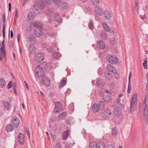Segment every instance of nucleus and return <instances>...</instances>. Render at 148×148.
<instances>
[{
  "label": "nucleus",
  "instance_id": "nucleus-29",
  "mask_svg": "<svg viewBox=\"0 0 148 148\" xmlns=\"http://www.w3.org/2000/svg\"><path fill=\"white\" fill-rule=\"evenodd\" d=\"M68 131H66L64 132L62 135V137L63 140L66 139L68 136Z\"/></svg>",
  "mask_w": 148,
  "mask_h": 148
},
{
  "label": "nucleus",
  "instance_id": "nucleus-52",
  "mask_svg": "<svg viewBox=\"0 0 148 148\" xmlns=\"http://www.w3.org/2000/svg\"><path fill=\"white\" fill-rule=\"evenodd\" d=\"M15 17L16 18H17L18 16V10L17 9H16L15 10Z\"/></svg>",
  "mask_w": 148,
  "mask_h": 148
},
{
  "label": "nucleus",
  "instance_id": "nucleus-49",
  "mask_svg": "<svg viewBox=\"0 0 148 148\" xmlns=\"http://www.w3.org/2000/svg\"><path fill=\"white\" fill-rule=\"evenodd\" d=\"M132 76V73H129L128 77V82H130Z\"/></svg>",
  "mask_w": 148,
  "mask_h": 148
},
{
  "label": "nucleus",
  "instance_id": "nucleus-59",
  "mask_svg": "<svg viewBox=\"0 0 148 148\" xmlns=\"http://www.w3.org/2000/svg\"><path fill=\"white\" fill-rule=\"evenodd\" d=\"M123 96V94L122 93H121L120 94H119V97H122Z\"/></svg>",
  "mask_w": 148,
  "mask_h": 148
},
{
  "label": "nucleus",
  "instance_id": "nucleus-51",
  "mask_svg": "<svg viewBox=\"0 0 148 148\" xmlns=\"http://www.w3.org/2000/svg\"><path fill=\"white\" fill-rule=\"evenodd\" d=\"M29 1V0H25L23 2V3H22V6H25V4L26 3H27Z\"/></svg>",
  "mask_w": 148,
  "mask_h": 148
},
{
  "label": "nucleus",
  "instance_id": "nucleus-50",
  "mask_svg": "<svg viewBox=\"0 0 148 148\" xmlns=\"http://www.w3.org/2000/svg\"><path fill=\"white\" fill-rule=\"evenodd\" d=\"M55 148H61V145L60 143H57L55 146Z\"/></svg>",
  "mask_w": 148,
  "mask_h": 148
},
{
  "label": "nucleus",
  "instance_id": "nucleus-17",
  "mask_svg": "<svg viewBox=\"0 0 148 148\" xmlns=\"http://www.w3.org/2000/svg\"><path fill=\"white\" fill-rule=\"evenodd\" d=\"M104 18L106 20H109L111 18V14L109 11L108 10L104 11L103 14Z\"/></svg>",
  "mask_w": 148,
  "mask_h": 148
},
{
  "label": "nucleus",
  "instance_id": "nucleus-58",
  "mask_svg": "<svg viewBox=\"0 0 148 148\" xmlns=\"http://www.w3.org/2000/svg\"><path fill=\"white\" fill-rule=\"evenodd\" d=\"M25 86H26V88L28 90L29 89V88H28V84L26 83V82L25 81Z\"/></svg>",
  "mask_w": 148,
  "mask_h": 148
},
{
  "label": "nucleus",
  "instance_id": "nucleus-10",
  "mask_svg": "<svg viewBox=\"0 0 148 148\" xmlns=\"http://www.w3.org/2000/svg\"><path fill=\"white\" fill-rule=\"evenodd\" d=\"M44 58V56L42 53H39L35 55V59L38 62L43 61Z\"/></svg>",
  "mask_w": 148,
  "mask_h": 148
},
{
  "label": "nucleus",
  "instance_id": "nucleus-22",
  "mask_svg": "<svg viewBox=\"0 0 148 148\" xmlns=\"http://www.w3.org/2000/svg\"><path fill=\"white\" fill-rule=\"evenodd\" d=\"M34 33L37 36L39 37L41 36L42 34V29L40 28H38L36 29Z\"/></svg>",
  "mask_w": 148,
  "mask_h": 148
},
{
  "label": "nucleus",
  "instance_id": "nucleus-38",
  "mask_svg": "<svg viewBox=\"0 0 148 148\" xmlns=\"http://www.w3.org/2000/svg\"><path fill=\"white\" fill-rule=\"evenodd\" d=\"M131 90V85L130 82H128L127 92L128 93H129L130 92Z\"/></svg>",
  "mask_w": 148,
  "mask_h": 148
},
{
  "label": "nucleus",
  "instance_id": "nucleus-34",
  "mask_svg": "<svg viewBox=\"0 0 148 148\" xmlns=\"http://www.w3.org/2000/svg\"><path fill=\"white\" fill-rule=\"evenodd\" d=\"M35 49V47L34 45L30 46L29 48V51L31 53H32L33 52H34Z\"/></svg>",
  "mask_w": 148,
  "mask_h": 148
},
{
  "label": "nucleus",
  "instance_id": "nucleus-46",
  "mask_svg": "<svg viewBox=\"0 0 148 148\" xmlns=\"http://www.w3.org/2000/svg\"><path fill=\"white\" fill-rule=\"evenodd\" d=\"M89 26L90 28L92 30L94 28L93 25L92 23V22H90L89 24Z\"/></svg>",
  "mask_w": 148,
  "mask_h": 148
},
{
  "label": "nucleus",
  "instance_id": "nucleus-25",
  "mask_svg": "<svg viewBox=\"0 0 148 148\" xmlns=\"http://www.w3.org/2000/svg\"><path fill=\"white\" fill-rule=\"evenodd\" d=\"M148 104V97L145 95L143 101V107H147Z\"/></svg>",
  "mask_w": 148,
  "mask_h": 148
},
{
  "label": "nucleus",
  "instance_id": "nucleus-57",
  "mask_svg": "<svg viewBox=\"0 0 148 148\" xmlns=\"http://www.w3.org/2000/svg\"><path fill=\"white\" fill-rule=\"evenodd\" d=\"M11 35L10 36L11 38H12L13 36V32L12 30H11L10 31Z\"/></svg>",
  "mask_w": 148,
  "mask_h": 148
},
{
  "label": "nucleus",
  "instance_id": "nucleus-39",
  "mask_svg": "<svg viewBox=\"0 0 148 148\" xmlns=\"http://www.w3.org/2000/svg\"><path fill=\"white\" fill-rule=\"evenodd\" d=\"M34 17V14L32 13H29L28 15V18L29 20L32 19Z\"/></svg>",
  "mask_w": 148,
  "mask_h": 148
},
{
  "label": "nucleus",
  "instance_id": "nucleus-64",
  "mask_svg": "<svg viewBox=\"0 0 148 148\" xmlns=\"http://www.w3.org/2000/svg\"><path fill=\"white\" fill-rule=\"evenodd\" d=\"M146 88H147V89H148V80L147 81V84H146Z\"/></svg>",
  "mask_w": 148,
  "mask_h": 148
},
{
  "label": "nucleus",
  "instance_id": "nucleus-45",
  "mask_svg": "<svg viewBox=\"0 0 148 148\" xmlns=\"http://www.w3.org/2000/svg\"><path fill=\"white\" fill-rule=\"evenodd\" d=\"M34 25L36 27H41V24L39 22H36L34 24Z\"/></svg>",
  "mask_w": 148,
  "mask_h": 148
},
{
  "label": "nucleus",
  "instance_id": "nucleus-13",
  "mask_svg": "<svg viewBox=\"0 0 148 148\" xmlns=\"http://www.w3.org/2000/svg\"><path fill=\"white\" fill-rule=\"evenodd\" d=\"M107 69L108 71L111 72L113 74H115L117 73L115 68L111 65L109 64L107 65Z\"/></svg>",
  "mask_w": 148,
  "mask_h": 148
},
{
  "label": "nucleus",
  "instance_id": "nucleus-48",
  "mask_svg": "<svg viewBox=\"0 0 148 148\" xmlns=\"http://www.w3.org/2000/svg\"><path fill=\"white\" fill-rule=\"evenodd\" d=\"M110 43H111L112 44H114L116 42V40L115 39H110Z\"/></svg>",
  "mask_w": 148,
  "mask_h": 148
},
{
  "label": "nucleus",
  "instance_id": "nucleus-26",
  "mask_svg": "<svg viewBox=\"0 0 148 148\" xmlns=\"http://www.w3.org/2000/svg\"><path fill=\"white\" fill-rule=\"evenodd\" d=\"M3 105L5 108L8 110H9L11 108V104L9 102L5 101Z\"/></svg>",
  "mask_w": 148,
  "mask_h": 148
},
{
  "label": "nucleus",
  "instance_id": "nucleus-37",
  "mask_svg": "<svg viewBox=\"0 0 148 148\" xmlns=\"http://www.w3.org/2000/svg\"><path fill=\"white\" fill-rule=\"evenodd\" d=\"M53 3L56 5H58L61 2V0H52Z\"/></svg>",
  "mask_w": 148,
  "mask_h": 148
},
{
  "label": "nucleus",
  "instance_id": "nucleus-3",
  "mask_svg": "<svg viewBox=\"0 0 148 148\" xmlns=\"http://www.w3.org/2000/svg\"><path fill=\"white\" fill-rule=\"evenodd\" d=\"M44 5L43 2L40 1H37L35 2L34 8V9L37 10L36 13V14L41 12V9L43 7Z\"/></svg>",
  "mask_w": 148,
  "mask_h": 148
},
{
  "label": "nucleus",
  "instance_id": "nucleus-7",
  "mask_svg": "<svg viewBox=\"0 0 148 148\" xmlns=\"http://www.w3.org/2000/svg\"><path fill=\"white\" fill-rule=\"evenodd\" d=\"M112 112L109 109H105L102 112L101 115L102 117L104 119H108L111 116Z\"/></svg>",
  "mask_w": 148,
  "mask_h": 148
},
{
  "label": "nucleus",
  "instance_id": "nucleus-42",
  "mask_svg": "<svg viewBox=\"0 0 148 148\" xmlns=\"http://www.w3.org/2000/svg\"><path fill=\"white\" fill-rule=\"evenodd\" d=\"M29 39L31 41H34L35 40L34 37L32 35H30L29 36Z\"/></svg>",
  "mask_w": 148,
  "mask_h": 148
},
{
  "label": "nucleus",
  "instance_id": "nucleus-12",
  "mask_svg": "<svg viewBox=\"0 0 148 148\" xmlns=\"http://www.w3.org/2000/svg\"><path fill=\"white\" fill-rule=\"evenodd\" d=\"M58 6L61 9L64 10L66 9L68 7V5L66 2L64 1H61Z\"/></svg>",
  "mask_w": 148,
  "mask_h": 148
},
{
  "label": "nucleus",
  "instance_id": "nucleus-24",
  "mask_svg": "<svg viewBox=\"0 0 148 148\" xmlns=\"http://www.w3.org/2000/svg\"><path fill=\"white\" fill-rule=\"evenodd\" d=\"M143 113L145 119H148V110L147 107H143Z\"/></svg>",
  "mask_w": 148,
  "mask_h": 148
},
{
  "label": "nucleus",
  "instance_id": "nucleus-60",
  "mask_svg": "<svg viewBox=\"0 0 148 148\" xmlns=\"http://www.w3.org/2000/svg\"><path fill=\"white\" fill-rule=\"evenodd\" d=\"M32 28L30 26H28L27 27V29L29 30H31Z\"/></svg>",
  "mask_w": 148,
  "mask_h": 148
},
{
  "label": "nucleus",
  "instance_id": "nucleus-36",
  "mask_svg": "<svg viewBox=\"0 0 148 148\" xmlns=\"http://www.w3.org/2000/svg\"><path fill=\"white\" fill-rule=\"evenodd\" d=\"M105 76L107 79H110L112 75L111 73L106 72L105 73Z\"/></svg>",
  "mask_w": 148,
  "mask_h": 148
},
{
  "label": "nucleus",
  "instance_id": "nucleus-35",
  "mask_svg": "<svg viewBox=\"0 0 148 148\" xmlns=\"http://www.w3.org/2000/svg\"><path fill=\"white\" fill-rule=\"evenodd\" d=\"M66 81L65 79L62 80L59 85V87H62L66 84Z\"/></svg>",
  "mask_w": 148,
  "mask_h": 148
},
{
  "label": "nucleus",
  "instance_id": "nucleus-1",
  "mask_svg": "<svg viewBox=\"0 0 148 148\" xmlns=\"http://www.w3.org/2000/svg\"><path fill=\"white\" fill-rule=\"evenodd\" d=\"M138 94L136 92L134 93L132 95V97L131 99L130 103V108L128 111L129 114L132 113L136 108L137 104Z\"/></svg>",
  "mask_w": 148,
  "mask_h": 148
},
{
  "label": "nucleus",
  "instance_id": "nucleus-47",
  "mask_svg": "<svg viewBox=\"0 0 148 148\" xmlns=\"http://www.w3.org/2000/svg\"><path fill=\"white\" fill-rule=\"evenodd\" d=\"M97 148H105V147L104 145L99 144L97 146Z\"/></svg>",
  "mask_w": 148,
  "mask_h": 148
},
{
  "label": "nucleus",
  "instance_id": "nucleus-54",
  "mask_svg": "<svg viewBox=\"0 0 148 148\" xmlns=\"http://www.w3.org/2000/svg\"><path fill=\"white\" fill-rule=\"evenodd\" d=\"M4 45H5L4 42V41H3L2 42V46L1 48H5Z\"/></svg>",
  "mask_w": 148,
  "mask_h": 148
},
{
  "label": "nucleus",
  "instance_id": "nucleus-11",
  "mask_svg": "<svg viewBox=\"0 0 148 148\" xmlns=\"http://www.w3.org/2000/svg\"><path fill=\"white\" fill-rule=\"evenodd\" d=\"M43 83L46 86H49L51 84L50 79L46 76H44L42 78Z\"/></svg>",
  "mask_w": 148,
  "mask_h": 148
},
{
  "label": "nucleus",
  "instance_id": "nucleus-15",
  "mask_svg": "<svg viewBox=\"0 0 148 148\" xmlns=\"http://www.w3.org/2000/svg\"><path fill=\"white\" fill-rule=\"evenodd\" d=\"M102 26L104 29L106 31L109 32L110 31V28L108 24L105 22H103L101 23Z\"/></svg>",
  "mask_w": 148,
  "mask_h": 148
},
{
  "label": "nucleus",
  "instance_id": "nucleus-6",
  "mask_svg": "<svg viewBox=\"0 0 148 148\" xmlns=\"http://www.w3.org/2000/svg\"><path fill=\"white\" fill-rule=\"evenodd\" d=\"M115 110L114 114L116 116H118L123 108V106L120 102H118L114 105Z\"/></svg>",
  "mask_w": 148,
  "mask_h": 148
},
{
  "label": "nucleus",
  "instance_id": "nucleus-43",
  "mask_svg": "<svg viewBox=\"0 0 148 148\" xmlns=\"http://www.w3.org/2000/svg\"><path fill=\"white\" fill-rule=\"evenodd\" d=\"M135 8L136 10H138L139 9V5L138 1L137 0L135 1Z\"/></svg>",
  "mask_w": 148,
  "mask_h": 148
},
{
  "label": "nucleus",
  "instance_id": "nucleus-40",
  "mask_svg": "<svg viewBox=\"0 0 148 148\" xmlns=\"http://www.w3.org/2000/svg\"><path fill=\"white\" fill-rule=\"evenodd\" d=\"M110 33L111 35H114L116 34V30L114 29H112L111 30H110Z\"/></svg>",
  "mask_w": 148,
  "mask_h": 148
},
{
  "label": "nucleus",
  "instance_id": "nucleus-14",
  "mask_svg": "<svg viewBox=\"0 0 148 148\" xmlns=\"http://www.w3.org/2000/svg\"><path fill=\"white\" fill-rule=\"evenodd\" d=\"M18 139L20 144H23L24 143V136L23 133H20L18 135Z\"/></svg>",
  "mask_w": 148,
  "mask_h": 148
},
{
  "label": "nucleus",
  "instance_id": "nucleus-63",
  "mask_svg": "<svg viewBox=\"0 0 148 148\" xmlns=\"http://www.w3.org/2000/svg\"><path fill=\"white\" fill-rule=\"evenodd\" d=\"M5 29H4L3 30V36L4 37V36H5Z\"/></svg>",
  "mask_w": 148,
  "mask_h": 148
},
{
  "label": "nucleus",
  "instance_id": "nucleus-9",
  "mask_svg": "<svg viewBox=\"0 0 148 148\" xmlns=\"http://www.w3.org/2000/svg\"><path fill=\"white\" fill-rule=\"evenodd\" d=\"M94 10L95 13L98 16H101L103 14L104 12L101 8L99 6L96 7Z\"/></svg>",
  "mask_w": 148,
  "mask_h": 148
},
{
  "label": "nucleus",
  "instance_id": "nucleus-44",
  "mask_svg": "<svg viewBox=\"0 0 148 148\" xmlns=\"http://www.w3.org/2000/svg\"><path fill=\"white\" fill-rule=\"evenodd\" d=\"M12 82H9L7 88V89H9L11 88L12 86Z\"/></svg>",
  "mask_w": 148,
  "mask_h": 148
},
{
  "label": "nucleus",
  "instance_id": "nucleus-53",
  "mask_svg": "<svg viewBox=\"0 0 148 148\" xmlns=\"http://www.w3.org/2000/svg\"><path fill=\"white\" fill-rule=\"evenodd\" d=\"M107 148H115V147L112 145H108Z\"/></svg>",
  "mask_w": 148,
  "mask_h": 148
},
{
  "label": "nucleus",
  "instance_id": "nucleus-33",
  "mask_svg": "<svg viewBox=\"0 0 148 148\" xmlns=\"http://www.w3.org/2000/svg\"><path fill=\"white\" fill-rule=\"evenodd\" d=\"M53 55V57L56 59H58L60 56V54L56 52H54Z\"/></svg>",
  "mask_w": 148,
  "mask_h": 148
},
{
  "label": "nucleus",
  "instance_id": "nucleus-28",
  "mask_svg": "<svg viewBox=\"0 0 148 148\" xmlns=\"http://www.w3.org/2000/svg\"><path fill=\"white\" fill-rule=\"evenodd\" d=\"M89 148H97L96 143L94 142H91L89 145Z\"/></svg>",
  "mask_w": 148,
  "mask_h": 148
},
{
  "label": "nucleus",
  "instance_id": "nucleus-55",
  "mask_svg": "<svg viewBox=\"0 0 148 148\" xmlns=\"http://www.w3.org/2000/svg\"><path fill=\"white\" fill-rule=\"evenodd\" d=\"M65 148H71L70 146L68 145H65Z\"/></svg>",
  "mask_w": 148,
  "mask_h": 148
},
{
  "label": "nucleus",
  "instance_id": "nucleus-32",
  "mask_svg": "<svg viewBox=\"0 0 148 148\" xmlns=\"http://www.w3.org/2000/svg\"><path fill=\"white\" fill-rule=\"evenodd\" d=\"M92 3L95 5H97L99 3V0H91Z\"/></svg>",
  "mask_w": 148,
  "mask_h": 148
},
{
  "label": "nucleus",
  "instance_id": "nucleus-30",
  "mask_svg": "<svg viewBox=\"0 0 148 148\" xmlns=\"http://www.w3.org/2000/svg\"><path fill=\"white\" fill-rule=\"evenodd\" d=\"M117 131L116 128L114 127L113 128L112 132V135L113 137H115L116 135Z\"/></svg>",
  "mask_w": 148,
  "mask_h": 148
},
{
  "label": "nucleus",
  "instance_id": "nucleus-19",
  "mask_svg": "<svg viewBox=\"0 0 148 148\" xmlns=\"http://www.w3.org/2000/svg\"><path fill=\"white\" fill-rule=\"evenodd\" d=\"M110 93L108 92H106L104 93L103 96V99L104 101L108 102L110 100Z\"/></svg>",
  "mask_w": 148,
  "mask_h": 148
},
{
  "label": "nucleus",
  "instance_id": "nucleus-56",
  "mask_svg": "<svg viewBox=\"0 0 148 148\" xmlns=\"http://www.w3.org/2000/svg\"><path fill=\"white\" fill-rule=\"evenodd\" d=\"M26 132L27 133V135L29 137L30 136V134L29 133V131L28 130H26Z\"/></svg>",
  "mask_w": 148,
  "mask_h": 148
},
{
  "label": "nucleus",
  "instance_id": "nucleus-41",
  "mask_svg": "<svg viewBox=\"0 0 148 148\" xmlns=\"http://www.w3.org/2000/svg\"><path fill=\"white\" fill-rule=\"evenodd\" d=\"M45 3L48 5H50L51 3V0H44Z\"/></svg>",
  "mask_w": 148,
  "mask_h": 148
},
{
  "label": "nucleus",
  "instance_id": "nucleus-4",
  "mask_svg": "<svg viewBox=\"0 0 148 148\" xmlns=\"http://www.w3.org/2000/svg\"><path fill=\"white\" fill-rule=\"evenodd\" d=\"M104 106L103 103L101 101H99L98 104L94 103L92 107V109L93 112L96 113L98 112L100 108H103Z\"/></svg>",
  "mask_w": 148,
  "mask_h": 148
},
{
  "label": "nucleus",
  "instance_id": "nucleus-27",
  "mask_svg": "<svg viewBox=\"0 0 148 148\" xmlns=\"http://www.w3.org/2000/svg\"><path fill=\"white\" fill-rule=\"evenodd\" d=\"M5 48H1L0 49V56L1 57H4L5 56Z\"/></svg>",
  "mask_w": 148,
  "mask_h": 148
},
{
  "label": "nucleus",
  "instance_id": "nucleus-8",
  "mask_svg": "<svg viewBox=\"0 0 148 148\" xmlns=\"http://www.w3.org/2000/svg\"><path fill=\"white\" fill-rule=\"evenodd\" d=\"M12 123L15 128H17L19 127L20 120L17 116H14L12 118Z\"/></svg>",
  "mask_w": 148,
  "mask_h": 148
},
{
  "label": "nucleus",
  "instance_id": "nucleus-5",
  "mask_svg": "<svg viewBox=\"0 0 148 148\" xmlns=\"http://www.w3.org/2000/svg\"><path fill=\"white\" fill-rule=\"evenodd\" d=\"M106 58L107 61L110 64H116L118 62V59L115 56L108 55Z\"/></svg>",
  "mask_w": 148,
  "mask_h": 148
},
{
  "label": "nucleus",
  "instance_id": "nucleus-18",
  "mask_svg": "<svg viewBox=\"0 0 148 148\" xmlns=\"http://www.w3.org/2000/svg\"><path fill=\"white\" fill-rule=\"evenodd\" d=\"M55 111L56 112H59L62 110V105L59 102L55 103Z\"/></svg>",
  "mask_w": 148,
  "mask_h": 148
},
{
  "label": "nucleus",
  "instance_id": "nucleus-31",
  "mask_svg": "<svg viewBox=\"0 0 148 148\" xmlns=\"http://www.w3.org/2000/svg\"><path fill=\"white\" fill-rule=\"evenodd\" d=\"M147 58H146L145 60L144 61L143 64L144 68L146 69H148V67L147 66Z\"/></svg>",
  "mask_w": 148,
  "mask_h": 148
},
{
  "label": "nucleus",
  "instance_id": "nucleus-2",
  "mask_svg": "<svg viewBox=\"0 0 148 148\" xmlns=\"http://www.w3.org/2000/svg\"><path fill=\"white\" fill-rule=\"evenodd\" d=\"M35 75L37 77H42L44 76V71L41 65L37 66L35 68Z\"/></svg>",
  "mask_w": 148,
  "mask_h": 148
},
{
  "label": "nucleus",
  "instance_id": "nucleus-62",
  "mask_svg": "<svg viewBox=\"0 0 148 148\" xmlns=\"http://www.w3.org/2000/svg\"><path fill=\"white\" fill-rule=\"evenodd\" d=\"M54 16H55V17H54V18L56 19V16H57V17H58L59 16V14H55Z\"/></svg>",
  "mask_w": 148,
  "mask_h": 148
},
{
  "label": "nucleus",
  "instance_id": "nucleus-21",
  "mask_svg": "<svg viewBox=\"0 0 148 148\" xmlns=\"http://www.w3.org/2000/svg\"><path fill=\"white\" fill-rule=\"evenodd\" d=\"M100 37L101 38L105 40H107L108 38V35L107 33L105 31H101L100 34Z\"/></svg>",
  "mask_w": 148,
  "mask_h": 148
},
{
  "label": "nucleus",
  "instance_id": "nucleus-20",
  "mask_svg": "<svg viewBox=\"0 0 148 148\" xmlns=\"http://www.w3.org/2000/svg\"><path fill=\"white\" fill-rule=\"evenodd\" d=\"M14 129V126L11 124H8L5 127V130L8 132H10L12 131Z\"/></svg>",
  "mask_w": 148,
  "mask_h": 148
},
{
  "label": "nucleus",
  "instance_id": "nucleus-61",
  "mask_svg": "<svg viewBox=\"0 0 148 148\" xmlns=\"http://www.w3.org/2000/svg\"><path fill=\"white\" fill-rule=\"evenodd\" d=\"M22 107H23V109H24L25 108V104L24 103H22Z\"/></svg>",
  "mask_w": 148,
  "mask_h": 148
},
{
  "label": "nucleus",
  "instance_id": "nucleus-23",
  "mask_svg": "<svg viewBox=\"0 0 148 148\" xmlns=\"http://www.w3.org/2000/svg\"><path fill=\"white\" fill-rule=\"evenodd\" d=\"M6 85L5 80L2 78H0V87L1 88H4Z\"/></svg>",
  "mask_w": 148,
  "mask_h": 148
},
{
  "label": "nucleus",
  "instance_id": "nucleus-16",
  "mask_svg": "<svg viewBox=\"0 0 148 148\" xmlns=\"http://www.w3.org/2000/svg\"><path fill=\"white\" fill-rule=\"evenodd\" d=\"M98 47L101 49H104L105 47V45L104 42L101 40H99L97 43Z\"/></svg>",
  "mask_w": 148,
  "mask_h": 148
}]
</instances>
